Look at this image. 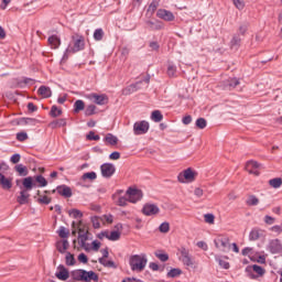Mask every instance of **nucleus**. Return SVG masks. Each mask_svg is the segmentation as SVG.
Segmentation results:
<instances>
[{"label":"nucleus","mask_w":282,"mask_h":282,"mask_svg":"<svg viewBox=\"0 0 282 282\" xmlns=\"http://www.w3.org/2000/svg\"><path fill=\"white\" fill-rule=\"evenodd\" d=\"M178 252L181 253V257L178 259L183 263V265H186V268H197V262H195V258H193L188 249L182 247L181 249H178Z\"/></svg>","instance_id":"nucleus-4"},{"label":"nucleus","mask_w":282,"mask_h":282,"mask_svg":"<svg viewBox=\"0 0 282 282\" xmlns=\"http://www.w3.org/2000/svg\"><path fill=\"white\" fill-rule=\"evenodd\" d=\"M57 252L61 254L67 253V250H69V241L67 239H64L62 241L56 242Z\"/></svg>","instance_id":"nucleus-20"},{"label":"nucleus","mask_w":282,"mask_h":282,"mask_svg":"<svg viewBox=\"0 0 282 282\" xmlns=\"http://www.w3.org/2000/svg\"><path fill=\"white\" fill-rule=\"evenodd\" d=\"M261 239V229L253 228L249 232V241H259Z\"/></svg>","instance_id":"nucleus-24"},{"label":"nucleus","mask_w":282,"mask_h":282,"mask_svg":"<svg viewBox=\"0 0 282 282\" xmlns=\"http://www.w3.org/2000/svg\"><path fill=\"white\" fill-rule=\"evenodd\" d=\"M270 230H271V232H276V235H281L282 234V226L275 225V226L271 227Z\"/></svg>","instance_id":"nucleus-64"},{"label":"nucleus","mask_w":282,"mask_h":282,"mask_svg":"<svg viewBox=\"0 0 282 282\" xmlns=\"http://www.w3.org/2000/svg\"><path fill=\"white\" fill-rule=\"evenodd\" d=\"M149 121H137L133 124V133L134 135H144V133H149Z\"/></svg>","instance_id":"nucleus-9"},{"label":"nucleus","mask_w":282,"mask_h":282,"mask_svg":"<svg viewBox=\"0 0 282 282\" xmlns=\"http://www.w3.org/2000/svg\"><path fill=\"white\" fill-rule=\"evenodd\" d=\"M112 200L116 206L124 207L129 204V196H127V193H124V191L119 189L112 195Z\"/></svg>","instance_id":"nucleus-7"},{"label":"nucleus","mask_w":282,"mask_h":282,"mask_svg":"<svg viewBox=\"0 0 282 282\" xmlns=\"http://www.w3.org/2000/svg\"><path fill=\"white\" fill-rule=\"evenodd\" d=\"M57 193L62 195V197H72V188L67 185L57 186Z\"/></svg>","instance_id":"nucleus-21"},{"label":"nucleus","mask_w":282,"mask_h":282,"mask_svg":"<svg viewBox=\"0 0 282 282\" xmlns=\"http://www.w3.org/2000/svg\"><path fill=\"white\" fill-rule=\"evenodd\" d=\"M147 263H149L147 253L133 254L129 259V265L132 272H142L147 268Z\"/></svg>","instance_id":"nucleus-2"},{"label":"nucleus","mask_w":282,"mask_h":282,"mask_svg":"<svg viewBox=\"0 0 282 282\" xmlns=\"http://www.w3.org/2000/svg\"><path fill=\"white\" fill-rule=\"evenodd\" d=\"M86 138H87V140H95L96 142H98V140H100V135L96 134V132H94V131H90Z\"/></svg>","instance_id":"nucleus-58"},{"label":"nucleus","mask_w":282,"mask_h":282,"mask_svg":"<svg viewBox=\"0 0 282 282\" xmlns=\"http://www.w3.org/2000/svg\"><path fill=\"white\" fill-rule=\"evenodd\" d=\"M52 127H65L67 124V121L65 119H58L57 121H53Z\"/></svg>","instance_id":"nucleus-60"},{"label":"nucleus","mask_w":282,"mask_h":282,"mask_svg":"<svg viewBox=\"0 0 282 282\" xmlns=\"http://www.w3.org/2000/svg\"><path fill=\"white\" fill-rule=\"evenodd\" d=\"M156 17L167 22L175 21V14H173V12L165 9H159L156 12Z\"/></svg>","instance_id":"nucleus-15"},{"label":"nucleus","mask_w":282,"mask_h":282,"mask_svg":"<svg viewBox=\"0 0 282 282\" xmlns=\"http://www.w3.org/2000/svg\"><path fill=\"white\" fill-rule=\"evenodd\" d=\"M177 73V66L173 64H169L167 66V76L173 77Z\"/></svg>","instance_id":"nucleus-47"},{"label":"nucleus","mask_w":282,"mask_h":282,"mask_svg":"<svg viewBox=\"0 0 282 282\" xmlns=\"http://www.w3.org/2000/svg\"><path fill=\"white\" fill-rule=\"evenodd\" d=\"M140 85H142V82H137L135 84L130 85L124 89V94H133V91H138L140 89Z\"/></svg>","instance_id":"nucleus-35"},{"label":"nucleus","mask_w":282,"mask_h":282,"mask_svg":"<svg viewBox=\"0 0 282 282\" xmlns=\"http://www.w3.org/2000/svg\"><path fill=\"white\" fill-rule=\"evenodd\" d=\"M100 171H101L102 177H105L106 180H109V177L113 176L116 173V165H113L112 163H104L100 166Z\"/></svg>","instance_id":"nucleus-12"},{"label":"nucleus","mask_w":282,"mask_h":282,"mask_svg":"<svg viewBox=\"0 0 282 282\" xmlns=\"http://www.w3.org/2000/svg\"><path fill=\"white\" fill-rule=\"evenodd\" d=\"M48 45L52 47V50H58V47H61V37L58 35L50 36Z\"/></svg>","instance_id":"nucleus-22"},{"label":"nucleus","mask_w":282,"mask_h":282,"mask_svg":"<svg viewBox=\"0 0 282 282\" xmlns=\"http://www.w3.org/2000/svg\"><path fill=\"white\" fill-rule=\"evenodd\" d=\"M143 215L145 217H153V215H158L160 213V207L155 204H145L142 208Z\"/></svg>","instance_id":"nucleus-14"},{"label":"nucleus","mask_w":282,"mask_h":282,"mask_svg":"<svg viewBox=\"0 0 282 282\" xmlns=\"http://www.w3.org/2000/svg\"><path fill=\"white\" fill-rule=\"evenodd\" d=\"M17 140L18 142H25L28 140V132H18Z\"/></svg>","instance_id":"nucleus-53"},{"label":"nucleus","mask_w":282,"mask_h":282,"mask_svg":"<svg viewBox=\"0 0 282 282\" xmlns=\"http://www.w3.org/2000/svg\"><path fill=\"white\" fill-rule=\"evenodd\" d=\"M267 250L271 252V254H281L282 252V245L281 240L279 239H272L269 241Z\"/></svg>","instance_id":"nucleus-13"},{"label":"nucleus","mask_w":282,"mask_h":282,"mask_svg":"<svg viewBox=\"0 0 282 282\" xmlns=\"http://www.w3.org/2000/svg\"><path fill=\"white\" fill-rule=\"evenodd\" d=\"M160 232H169L171 225L169 223H162L159 227Z\"/></svg>","instance_id":"nucleus-52"},{"label":"nucleus","mask_w":282,"mask_h":282,"mask_svg":"<svg viewBox=\"0 0 282 282\" xmlns=\"http://www.w3.org/2000/svg\"><path fill=\"white\" fill-rule=\"evenodd\" d=\"M261 165L256 161H249L246 164V171L250 173L251 175H259V167Z\"/></svg>","instance_id":"nucleus-17"},{"label":"nucleus","mask_w":282,"mask_h":282,"mask_svg":"<svg viewBox=\"0 0 282 282\" xmlns=\"http://www.w3.org/2000/svg\"><path fill=\"white\" fill-rule=\"evenodd\" d=\"M85 50V37L83 35H73V46H68L63 58H67V54H76Z\"/></svg>","instance_id":"nucleus-3"},{"label":"nucleus","mask_w":282,"mask_h":282,"mask_svg":"<svg viewBox=\"0 0 282 282\" xmlns=\"http://www.w3.org/2000/svg\"><path fill=\"white\" fill-rule=\"evenodd\" d=\"M151 120H153V122H162V120H164V116L160 110H154L152 111Z\"/></svg>","instance_id":"nucleus-33"},{"label":"nucleus","mask_w":282,"mask_h":282,"mask_svg":"<svg viewBox=\"0 0 282 282\" xmlns=\"http://www.w3.org/2000/svg\"><path fill=\"white\" fill-rule=\"evenodd\" d=\"M105 142H107V144H110L111 147H116V144H118V137L113 135L112 133H108L105 137Z\"/></svg>","instance_id":"nucleus-29"},{"label":"nucleus","mask_w":282,"mask_h":282,"mask_svg":"<svg viewBox=\"0 0 282 282\" xmlns=\"http://www.w3.org/2000/svg\"><path fill=\"white\" fill-rule=\"evenodd\" d=\"M22 122H24V124H32L34 127L39 120L34 118H23Z\"/></svg>","instance_id":"nucleus-59"},{"label":"nucleus","mask_w":282,"mask_h":282,"mask_svg":"<svg viewBox=\"0 0 282 282\" xmlns=\"http://www.w3.org/2000/svg\"><path fill=\"white\" fill-rule=\"evenodd\" d=\"M181 274H182V269L174 268L167 272L166 276H167V279H175V278L180 276Z\"/></svg>","instance_id":"nucleus-34"},{"label":"nucleus","mask_w":282,"mask_h":282,"mask_svg":"<svg viewBox=\"0 0 282 282\" xmlns=\"http://www.w3.org/2000/svg\"><path fill=\"white\" fill-rule=\"evenodd\" d=\"M68 215L69 217H73V219H83V212L79 209H70Z\"/></svg>","instance_id":"nucleus-40"},{"label":"nucleus","mask_w":282,"mask_h":282,"mask_svg":"<svg viewBox=\"0 0 282 282\" xmlns=\"http://www.w3.org/2000/svg\"><path fill=\"white\" fill-rule=\"evenodd\" d=\"M55 276L59 279V281H67V279H69V271L67 270V268H65V265L59 264L57 267V272L55 273Z\"/></svg>","instance_id":"nucleus-16"},{"label":"nucleus","mask_w":282,"mask_h":282,"mask_svg":"<svg viewBox=\"0 0 282 282\" xmlns=\"http://www.w3.org/2000/svg\"><path fill=\"white\" fill-rule=\"evenodd\" d=\"M85 109V101L78 99L74 104V112L79 113V111H83Z\"/></svg>","instance_id":"nucleus-38"},{"label":"nucleus","mask_w":282,"mask_h":282,"mask_svg":"<svg viewBox=\"0 0 282 282\" xmlns=\"http://www.w3.org/2000/svg\"><path fill=\"white\" fill-rule=\"evenodd\" d=\"M78 232V241L82 247H85V243H87V239H89V237H87V232H85V229L83 228H79Z\"/></svg>","instance_id":"nucleus-27"},{"label":"nucleus","mask_w":282,"mask_h":282,"mask_svg":"<svg viewBox=\"0 0 282 282\" xmlns=\"http://www.w3.org/2000/svg\"><path fill=\"white\" fill-rule=\"evenodd\" d=\"M216 261L220 265V268H224V270L230 269V263L228 261H225L224 259H221V257L216 256Z\"/></svg>","instance_id":"nucleus-41"},{"label":"nucleus","mask_w":282,"mask_h":282,"mask_svg":"<svg viewBox=\"0 0 282 282\" xmlns=\"http://www.w3.org/2000/svg\"><path fill=\"white\" fill-rule=\"evenodd\" d=\"M79 263H88L89 258H87V254L85 253H79L77 257Z\"/></svg>","instance_id":"nucleus-63"},{"label":"nucleus","mask_w":282,"mask_h":282,"mask_svg":"<svg viewBox=\"0 0 282 282\" xmlns=\"http://www.w3.org/2000/svg\"><path fill=\"white\" fill-rule=\"evenodd\" d=\"M145 23L148 28H150V30H162V28H164V25L160 21L148 20Z\"/></svg>","instance_id":"nucleus-26"},{"label":"nucleus","mask_w":282,"mask_h":282,"mask_svg":"<svg viewBox=\"0 0 282 282\" xmlns=\"http://www.w3.org/2000/svg\"><path fill=\"white\" fill-rule=\"evenodd\" d=\"M216 248H223V251H226V248H230V238L223 237L214 240Z\"/></svg>","instance_id":"nucleus-18"},{"label":"nucleus","mask_w":282,"mask_h":282,"mask_svg":"<svg viewBox=\"0 0 282 282\" xmlns=\"http://www.w3.org/2000/svg\"><path fill=\"white\" fill-rule=\"evenodd\" d=\"M22 185H23L24 189H22L20 192V195L17 197V202L21 206L29 204V202H30V193H28V192L32 191V188H34V178L32 176L23 178Z\"/></svg>","instance_id":"nucleus-1"},{"label":"nucleus","mask_w":282,"mask_h":282,"mask_svg":"<svg viewBox=\"0 0 282 282\" xmlns=\"http://www.w3.org/2000/svg\"><path fill=\"white\" fill-rule=\"evenodd\" d=\"M105 36V31H102V29H96L94 32V39L96 41H101Z\"/></svg>","instance_id":"nucleus-46"},{"label":"nucleus","mask_w":282,"mask_h":282,"mask_svg":"<svg viewBox=\"0 0 282 282\" xmlns=\"http://www.w3.org/2000/svg\"><path fill=\"white\" fill-rule=\"evenodd\" d=\"M90 221H91V224H93V228H96V229L100 228V217H98V216H93V217L90 218Z\"/></svg>","instance_id":"nucleus-49"},{"label":"nucleus","mask_w":282,"mask_h":282,"mask_svg":"<svg viewBox=\"0 0 282 282\" xmlns=\"http://www.w3.org/2000/svg\"><path fill=\"white\" fill-rule=\"evenodd\" d=\"M230 43H231L232 50H239V45H241V35L239 34L234 35Z\"/></svg>","instance_id":"nucleus-32"},{"label":"nucleus","mask_w":282,"mask_h":282,"mask_svg":"<svg viewBox=\"0 0 282 282\" xmlns=\"http://www.w3.org/2000/svg\"><path fill=\"white\" fill-rule=\"evenodd\" d=\"M160 6V2L158 0H153L149 6V12H155L158 10V7Z\"/></svg>","instance_id":"nucleus-57"},{"label":"nucleus","mask_w":282,"mask_h":282,"mask_svg":"<svg viewBox=\"0 0 282 282\" xmlns=\"http://www.w3.org/2000/svg\"><path fill=\"white\" fill-rule=\"evenodd\" d=\"M246 204L247 206H259V198L254 195H249Z\"/></svg>","instance_id":"nucleus-37"},{"label":"nucleus","mask_w":282,"mask_h":282,"mask_svg":"<svg viewBox=\"0 0 282 282\" xmlns=\"http://www.w3.org/2000/svg\"><path fill=\"white\" fill-rule=\"evenodd\" d=\"M239 85V79L237 78H229L226 83V87L229 89H235Z\"/></svg>","instance_id":"nucleus-43"},{"label":"nucleus","mask_w":282,"mask_h":282,"mask_svg":"<svg viewBox=\"0 0 282 282\" xmlns=\"http://www.w3.org/2000/svg\"><path fill=\"white\" fill-rule=\"evenodd\" d=\"M86 98L88 100H93L95 105H99V106L107 105L109 102V97L105 94L98 95L96 93H91L86 95Z\"/></svg>","instance_id":"nucleus-11"},{"label":"nucleus","mask_w":282,"mask_h":282,"mask_svg":"<svg viewBox=\"0 0 282 282\" xmlns=\"http://www.w3.org/2000/svg\"><path fill=\"white\" fill-rule=\"evenodd\" d=\"M8 169V164L0 163V186L3 191H10V188H12V178L3 175Z\"/></svg>","instance_id":"nucleus-5"},{"label":"nucleus","mask_w":282,"mask_h":282,"mask_svg":"<svg viewBox=\"0 0 282 282\" xmlns=\"http://www.w3.org/2000/svg\"><path fill=\"white\" fill-rule=\"evenodd\" d=\"M238 34L241 36H243V34H246V32H248V23H242L240 26H239V30H238Z\"/></svg>","instance_id":"nucleus-61"},{"label":"nucleus","mask_w":282,"mask_h":282,"mask_svg":"<svg viewBox=\"0 0 282 282\" xmlns=\"http://www.w3.org/2000/svg\"><path fill=\"white\" fill-rule=\"evenodd\" d=\"M82 281L89 282V281H98V274L94 271H86L84 270L82 273Z\"/></svg>","instance_id":"nucleus-19"},{"label":"nucleus","mask_w":282,"mask_h":282,"mask_svg":"<svg viewBox=\"0 0 282 282\" xmlns=\"http://www.w3.org/2000/svg\"><path fill=\"white\" fill-rule=\"evenodd\" d=\"M96 177H98V175L96 174V172H88V173H84L82 176V180H90V182H94V180H96Z\"/></svg>","instance_id":"nucleus-45"},{"label":"nucleus","mask_w":282,"mask_h":282,"mask_svg":"<svg viewBox=\"0 0 282 282\" xmlns=\"http://www.w3.org/2000/svg\"><path fill=\"white\" fill-rule=\"evenodd\" d=\"M65 264L68 267L76 265V258L74 257V253L69 251L66 252Z\"/></svg>","instance_id":"nucleus-28"},{"label":"nucleus","mask_w":282,"mask_h":282,"mask_svg":"<svg viewBox=\"0 0 282 282\" xmlns=\"http://www.w3.org/2000/svg\"><path fill=\"white\" fill-rule=\"evenodd\" d=\"M15 171H17V173H19V175L21 177H25V175H28V173H29L28 167L23 164L15 165Z\"/></svg>","instance_id":"nucleus-36"},{"label":"nucleus","mask_w":282,"mask_h":282,"mask_svg":"<svg viewBox=\"0 0 282 282\" xmlns=\"http://www.w3.org/2000/svg\"><path fill=\"white\" fill-rule=\"evenodd\" d=\"M37 94H40V96H43V98H51L52 89H50V87L47 86H41L37 90Z\"/></svg>","instance_id":"nucleus-25"},{"label":"nucleus","mask_w":282,"mask_h":282,"mask_svg":"<svg viewBox=\"0 0 282 282\" xmlns=\"http://www.w3.org/2000/svg\"><path fill=\"white\" fill-rule=\"evenodd\" d=\"M101 235L106 237V239H109V241H118V239H120V231L118 230L111 231L110 235L109 232L104 231Z\"/></svg>","instance_id":"nucleus-23"},{"label":"nucleus","mask_w":282,"mask_h":282,"mask_svg":"<svg viewBox=\"0 0 282 282\" xmlns=\"http://www.w3.org/2000/svg\"><path fill=\"white\" fill-rule=\"evenodd\" d=\"M246 272H249V278L258 279L259 276H263L265 274V269L259 264H253L251 267H247Z\"/></svg>","instance_id":"nucleus-10"},{"label":"nucleus","mask_w":282,"mask_h":282,"mask_svg":"<svg viewBox=\"0 0 282 282\" xmlns=\"http://www.w3.org/2000/svg\"><path fill=\"white\" fill-rule=\"evenodd\" d=\"M204 219L206 224H215V215L213 214H205Z\"/></svg>","instance_id":"nucleus-55"},{"label":"nucleus","mask_w":282,"mask_h":282,"mask_svg":"<svg viewBox=\"0 0 282 282\" xmlns=\"http://www.w3.org/2000/svg\"><path fill=\"white\" fill-rule=\"evenodd\" d=\"M34 180L37 183L39 188H45V186H47V180L44 178L43 175H36L34 176Z\"/></svg>","instance_id":"nucleus-31"},{"label":"nucleus","mask_w":282,"mask_h":282,"mask_svg":"<svg viewBox=\"0 0 282 282\" xmlns=\"http://www.w3.org/2000/svg\"><path fill=\"white\" fill-rule=\"evenodd\" d=\"M270 186L272 188H281L282 185V178L281 177H275L269 181Z\"/></svg>","instance_id":"nucleus-42"},{"label":"nucleus","mask_w":282,"mask_h":282,"mask_svg":"<svg viewBox=\"0 0 282 282\" xmlns=\"http://www.w3.org/2000/svg\"><path fill=\"white\" fill-rule=\"evenodd\" d=\"M39 204H51L52 203V198L47 197V196H42L40 198H37Z\"/></svg>","instance_id":"nucleus-62"},{"label":"nucleus","mask_w":282,"mask_h":282,"mask_svg":"<svg viewBox=\"0 0 282 282\" xmlns=\"http://www.w3.org/2000/svg\"><path fill=\"white\" fill-rule=\"evenodd\" d=\"M57 234H58V237H61V239H67L69 237V229L62 226L57 230Z\"/></svg>","instance_id":"nucleus-39"},{"label":"nucleus","mask_w":282,"mask_h":282,"mask_svg":"<svg viewBox=\"0 0 282 282\" xmlns=\"http://www.w3.org/2000/svg\"><path fill=\"white\" fill-rule=\"evenodd\" d=\"M94 113H96V107L94 105L87 106L85 116H94Z\"/></svg>","instance_id":"nucleus-51"},{"label":"nucleus","mask_w":282,"mask_h":282,"mask_svg":"<svg viewBox=\"0 0 282 282\" xmlns=\"http://www.w3.org/2000/svg\"><path fill=\"white\" fill-rule=\"evenodd\" d=\"M232 2L238 10H243V8H246L243 0H232Z\"/></svg>","instance_id":"nucleus-56"},{"label":"nucleus","mask_w":282,"mask_h":282,"mask_svg":"<svg viewBox=\"0 0 282 282\" xmlns=\"http://www.w3.org/2000/svg\"><path fill=\"white\" fill-rule=\"evenodd\" d=\"M84 269H77L70 272L73 281H83Z\"/></svg>","instance_id":"nucleus-30"},{"label":"nucleus","mask_w":282,"mask_h":282,"mask_svg":"<svg viewBox=\"0 0 282 282\" xmlns=\"http://www.w3.org/2000/svg\"><path fill=\"white\" fill-rule=\"evenodd\" d=\"M126 195L130 202V204H138L144 197V194L141 189L138 188H128Z\"/></svg>","instance_id":"nucleus-8"},{"label":"nucleus","mask_w":282,"mask_h":282,"mask_svg":"<svg viewBox=\"0 0 282 282\" xmlns=\"http://www.w3.org/2000/svg\"><path fill=\"white\" fill-rule=\"evenodd\" d=\"M154 254H155L156 259H160L163 263L169 260L167 253H162L160 251H156Z\"/></svg>","instance_id":"nucleus-48"},{"label":"nucleus","mask_w":282,"mask_h":282,"mask_svg":"<svg viewBox=\"0 0 282 282\" xmlns=\"http://www.w3.org/2000/svg\"><path fill=\"white\" fill-rule=\"evenodd\" d=\"M50 113H51L52 118H58V116H62L63 110H61V108H58L56 106H52Z\"/></svg>","instance_id":"nucleus-44"},{"label":"nucleus","mask_w":282,"mask_h":282,"mask_svg":"<svg viewBox=\"0 0 282 282\" xmlns=\"http://www.w3.org/2000/svg\"><path fill=\"white\" fill-rule=\"evenodd\" d=\"M196 176L197 172L188 167L178 174L177 180L181 184H186V182H195Z\"/></svg>","instance_id":"nucleus-6"},{"label":"nucleus","mask_w":282,"mask_h":282,"mask_svg":"<svg viewBox=\"0 0 282 282\" xmlns=\"http://www.w3.org/2000/svg\"><path fill=\"white\" fill-rule=\"evenodd\" d=\"M100 221H106L107 224H113V215H104L100 217Z\"/></svg>","instance_id":"nucleus-54"},{"label":"nucleus","mask_w":282,"mask_h":282,"mask_svg":"<svg viewBox=\"0 0 282 282\" xmlns=\"http://www.w3.org/2000/svg\"><path fill=\"white\" fill-rule=\"evenodd\" d=\"M206 124H207V122H206V119H204V118H198L196 120V127L198 129H206Z\"/></svg>","instance_id":"nucleus-50"}]
</instances>
